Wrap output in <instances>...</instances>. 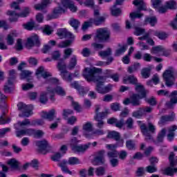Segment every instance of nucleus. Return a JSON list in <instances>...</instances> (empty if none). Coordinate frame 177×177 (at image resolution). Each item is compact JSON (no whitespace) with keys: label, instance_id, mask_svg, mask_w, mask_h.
Segmentation results:
<instances>
[{"label":"nucleus","instance_id":"1","mask_svg":"<svg viewBox=\"0 0 177 177\" xmlns=\"http://www.w3.org/2000/svg\"><path fill=\"white\" fill-rule=\"evenodd\" d=\"M102 73V69L97 68H86L83 73V77L88 81L91 82H97L95 91L98 93H109L113 86L111 84H108L106 86H103L104 82H106V78L102 76H99V74Z\"/></svg>","mask_w":177,"mask_h":177},{"label":"nucleus","instance_id":"2","mask_svg":"<svg viewBox=\"0 0 177 177\" xmlns=\"http://www.w3.org/2000/svg\"><path fill=\"white\" fill-rule=\"evenodd\" d=\"M46 84L50 85L46 88V91L50 93V100L51 102H55V94L59 95V96H66V91L62 86H59L60 82L59 80L55 77H50L46 82Z\"/></svg>","mask_w":177,"mask_h":177},{"label":"nucleus","instance_id":"3","mask_svg":"<svg viewBox=\"0 0 177 177\" xmlns=\"http://www.w3.org/2000/svg\"><path fill=\"white\" fill-rule=\"evenodd\" d=\"M141 132L145 136V140L148 142H153L154 145H159V143H162L164 142V137L167 133V129H162L158 134V136L156 140L153 138L150 133L149 132V129H147V126L145 124H142L140 125Z\"/></svg>","mask_w":177,"mask_h":177},{"label":"nucleus","instance_id":"4","mask_svg":"<svg viewBox=\"0 0 177 177\" xmlns=\"http://www.w3.org/2000/svg\"><path fill=\"white\" fill-rule=\"evenodd\" d=\"M110 30L107 28H100L97 29L95 40L100 42H107L110 39Z\"/></svg>","mask_w":177,"mask_h":177},{"label":"nucleus","instance_id":"5","mask_svg":"<svg viewBox=\"0 0 177 177\" xmlns=\"http://www.w3.org/2000/svg\"><path fill=\"white\" fill-rule=\"evenodd\" d=\"M66 62L64 61H59L57 64V68L61 71V76L65 81L71 82L73 81V74L66 71Z\"/></svg>","mask_w":177,"mask_h":177},{"label":"nucleus","instance_id":"6","mask_svg":"<svg viewBox=\"0 0 177 177\" xmlns=\"http://www.w3.org/2000/svg\"><path fill=\"white\" fill-rule=\"evenodd\" d=\"M175 158V153L174 152H171L170 155L169 156V161L170 162V166L171 167H167L164 171V175H167L168 176H172L174 174H176L177 172V167L176 168H172L175 167L177 164V156L176 160H174Z\"/></svg>","mask_w":177,"mask_h":177},{"label":"nucleus","instance_id":"7","mask_svg":"<svg viewBox=\"0 0 177 177\" xmlns=\"http://www.w3.org/2000/svg\"><path fill=\"white\" fill-rule=\"evenodd\" d=\"M163 78L167 86H172L175 82V69L170 67L163 73Z\"/></svg>","mask_w":177,"mask_h":177},{"label":"nucleus","instance_id":"8","mask_svg":"<svg viewBox=\"0 0 177 177\" xmlns=\"http://www.w3.org/2000/svg\"><path fill=\"white\" fill-rule=\"evenodd\" d=\"M17 107L18 110L21 113L19 114V117L28 118L32 115V105H26L23 102H19L17 104Z\"/></svg>","mask_w":177,"mask_h":177},{"label":"nucleus","instance_id":"9","mask_svg":"<svg viewBox=\"0 0 177 177\" xmlns=\"http://www.w3.org/2000/svg\"><path fill=\"white\" fill-rule=\"evenodd\" d=\"M57 3L58 6L54 8L53 9L52 13L48 15V19L51 20L52 19H57L63 13H66V8L64 7H62V3L60 0H57Z\"/></svg>","mask_w":177,"mask_h":177},{"label":"nucleus","instance_id":"10","mask_svg":"<svg viewBox=\"0 0 177 177\" xmlns=\"http://www.w3.org/2000/svg\"><path fill=\"white\" fill-rule=\"evenodd\" d=\"M30 14V9L26 8L21 13L17 14L16 11H8L7 15L10 16L9 20L11 23L17 21L19 17H27Z\"/></svg>","mask_w":177,"mask_h":177},{"label":"nucleus","instance_id":"11","mask_svg":"<svg viewBox=\"0 0 177 177\" xmlns=\"http://www.w3.org/2000/svg\"><path fill=\"white\" fill-rule=\"evenodd\" d=\"M91 23L94 26H101L106 21V17L100 16V11L99 10H94L93 18H91Z\"/></svg>","mask_w":177,"mask_h":177},{"label":"nucleus","instance_id":"12","mask_svg":"<svg viewBox=\"0 0 177 177\" xmlns=\"http://www.w3.org/2000/svg\"><path fill=\"white\" fill-rule=\"evenodd\" d=\"M39 46L41 45V41H39V37L37 35H33L27 38L26 47L27 49H31L34 46Z\"/></svg>","mask_w":177,"mask_h":177},{"label":"nucleus","instance_id":"13","mask_svg":"<svg viewBox=\"0 0 177 177\" xmlns=\"http://www.w3.org/2000/svg\"><path fill=\"white\" fill-rule=\"evenodd\" d=\"M106 153V151L101 150L98 151L94 154V159L93 160V165H101L106 161L104 160V154Z\"/></svg>","mask_w":177,"mask_h":177},{"label":"nucleus","instance_id":"14","mask_svg":"<svg viewBox=\"0 0 177 177\" xmlns=\"http://www.w3.org/2000/svg\"><path fill=\"white\" fill-rule=\"evenodd\" d=\"M62 6L66 9H69L71 12H75L77 10V6L74 5V1L71 0H59Z\"/></svg>","mask_w":177,"mask_h":177},{"label":"nucleus","instance_id":"15","mask_svg":"<svg viewBox=\"0 0 177 177\" xmlns=\"http://www.w3.org/2000/svg\"><path fill=\"white\" fill-rule=\"evenodd\" d=\"M106 147L109 150L107 153V156L109 158H117V157H118V151L115 150L117 146L110 144L106 145Z\"/></svg>","mask_w":177,"mask_h":177},{"label":"nucleus","instance_id":"16","mask_svg":"<svg viewBox=\"0 0 177 177\" xmlns=\"http://www.w3.org/2000/svg\"><path fill=\"white\" fill-rule=\"evenodd\" d=\"M71 86L78 91L80 96H84V95H86L88 92H89V88L80 86L77 82L72 83Z\"/></svg>","mask_w":177,"mask_h":177},{"label":"nucleus","instance_id":"17","mask_svg":"<svg viewBox=\"0 0 177 177\" xmlns=\"http://www.w3.org/2000/svg\"><path fill=\"white\" fill-rule=\"evenodd\" d=\"M108 138H111V139H115V140L118 142V146H124V139L121 138L120 133L114 131H111L108 134Z\"/></svg>","mask_w":177,"mask_h":177},{"label":"nucleus","instance_id":"18","mask_svg":"<svg viewBox=\"0 0 177 177\" xmlns=\"http://www.w3.org/2000/svg\"><path fill=\"white\" fill-rule=\"evenodd\" d=\"M36 75L37 77H39V75H41L44 80H46V82L47 80H49V78H51L52 73L50 72H48L47 71H45V68H44L43 66L39 67L36 71Z\"/></svg>","mask_w":177,"mask_h":177},{"label":"nucleus","instance_id":"19","mask_svg":"<svg viewBox=\"0 0 177 177\" xmlns=\"http://www.w3.org/2000/svg\"><path fill=\"white\" fill-rule=\"evenodd\" d=\"M130 103H131V104H133V106H140V101L139 100V99H138V95L136 94H133L130 97V99L126 98L123 101V104H125V106H128V104H129Z\"/></svg>","mask_w":177,"mask_h":177},{"label":"nucleus","instance_id":"20","mask_svg":"<svg viewBox=\"0 0 177 177\" xmlns=\"http://www.w3.org/2000/svg\"><path fill=\"white\" fill-rule=\"evenodd\" d=\"M136 91L138 93V94H136L138 100L143 99V97H146V90H145V87L140 83L136 84Z\"/></svg>","mask_w":177,"mask_h":177},{"label":"nucleus","instance_id":"21","mask_svg":"<svg viewBox=\"0 0 177 177\" xmlns=\"http://www.w3.org/2000/svg\"><path fill=\"white\" fill-rule=\"evenodd\" d=\"M17 138L21 136H32L34 135V129H24L16 132Z\"/></svg>","mask_w":177,"mask_h":177},{"label":"nucleus","instance_id":"22","mask_svg":"<svg viewBox=\"0 0 177 177\" xmlns=\"http://www.w3.org/2000/svg\"><path fill=\"white\" fill-rule=\"evenodd\" d=\"M57 35L61 39H63V38H74V35L73 33L67 31L66 29H59L57 30Z\"/></svg>","mask_w":177,"mask_h":177},{"label":"nucleus","instance_id":"23","mask_svg":"<svg viewBox=\"0 0 177 177\" xmlns=\"http://www.w3.org/2000/svg\"><path fill=\"white\" fill-rule=\"evenodd\" d=\"M170 97H171L169 102H166V106L167 109H172L174 107V104H176L177 103V91H173Z\"/></svg>","mask_w":177,"mask_h":177},{"label":"nucleus","instance_id":"24","mask_svg":"<svg viewBox=\"0 0 177 177\" xmlns=\"http://www.w3.org/2000/svg\"><path fill=\"white\" fill-rule=\"evenodd\" d=\"M56 115V110L51 109L49 112H42L41 118L48 121H53L55 115Z\"/></svg>","mask_w":177,"mask_h":177},{"label":"nucleus","instance_id":"25","mask_svg":"<svg viewBox=\"0 0 177 177\" xmlns=\"http://www.w3.org/2000/svg\"><path fill=\"white\" fill-rule=\"evenodd\" d=\"M174 120H175V113H171V115L162 116L159 122V124L161 125H164V124H166V122L174 121Z\"/></svg>","mask_w":177,"mask_h":177},{"label":"nucleus","instance_id":"26","mask_svg":"<svg viewBox=\"0 0 177 177\" xmlns=\"http://www.w3.org/2000/svg\"><path fill=\"white\" fill-rule=\"evenodd\" d=\"M67 164H68V162L66 160H63L59 162L57 165L58 167H61L62 172H65V174H69V175H72L73 172L68 169Z\"/></svg>","mask_w":177,"mask_h":177},{"label":"nucleus","instance_id":"27","mask_svg":"<svg viewBox=\"0 0 177 177\" xmlns=\"http://www.w3.org/2000/svg\"><path fill=\"white\" fill-rule=\"evenodd\" d=\"M91 142H88L84 145H77L75 149L73 150L74 153H85V151L88 150L91 147Z\"/></svg>","mask_w":177,"mask_h":177},{"label":"nucleus","instance_id":"28","mask_svg":"<svg viewBox=\"0 0 177 177\" xmlns=\"http://www.w3.org/2000/svg\"><path fill=\"white\" fill-rule=\"evenodd\" d=\"M37 146L39 147V151L43 154H46V150L48 147V141L41 140L37 142Z\"/></svg>","mask_w":177,"mask_h":177},{"label":"nucleus","instance_id":"29","mask_svg":"<svg viewBox=\"0 0 177 177\" xmlns=\"http://www.w3.org/2000/svg\"><path fill=\"white\" fill-rule=\"evenodd\" d=\"M123 83L136 85L138 84V79L133 75L125 76L123 77Z\"/></svg>","mask_w":177,"mask_h":177},{"label":"nucleus","instance_id":"30","mask_svg":"<svg viewBox=\"0 0 177 177\" xmlns=\"http://www.w3.org/2000/svg\"><path fill=\"white\" fill-rule=\"evenodd\" d=\"M83 130L84 131V135L86 138H91L89 134L86 133V132H92L93 131V124H92V122H87L83 125Z\"/></svg>","mask_w":177,"mask_h":177},{"label":"nucleus","instance_id":"31","mask_svg":"<svg viewBox=\"0 0 177 177\" xmlns=\"http://www.w3.org/2000/svg\"><path fill=\"white\" fill-rule=\"evenodd\" d=\"M133 5H135V6H138V12H140V10H146V3L143 0H134L133 1Z\"/></svg>","mask_w":177,"mask_h":177},{"label":"nucleus","instance_id":"32","mask_svg":"<svg viewBox=\"0 0 177 177\" xmlns=\"http://www.w3.org/2000/svg\"><path fill=\"white\" fill-rule=\"evenodd\" d=\"M19 34L16 30H14L11 32L9 35L7 36V44L8 45H13L15 44V37H17Z\"/></svg>","mask_w":177,"mask_h":177},{"label":"nucleus","instance_id":"33","mask_svg":"<svg viewBox=\"0 0 177 177\" xmlns=\"http://www.w3.org/2000/svg\"><path fill=\"white\" fill-rule=\"evenodd\" d=\"M165 53V48L162 47V46H154L151 50V53H153V55H158V53L164 55Z\"/></svg>","mask_w":177,"mask_h":177},{"label":"nucleus","instance_id":"34","mask_svg":"<svg viewBox=\"0 0 177 177\" xmlns=\"http://www.w3.org/2000/svg\"><path fill=\"white\" fill-rule=\"evenodd\" d=\"M49 3H50V0H42L41 4L35 5V9L36 10H42L45 9V8H46V6H48V5H49Z\"/></svg>","mask_w":177,"mask_h":177},{"label":"nucleus","instance_id":"35","mask_svg":"<svg viewBox=\"0 0 177 177\" xmlns=\"http://www.w3.org/2000/svg\"><path fill=\"white\" fill-rule=\"evenodd\" d=\"M78 62V59H77L76 55H73L69 61V64L68 65V68L69 70H74L75 68V66H77V62Z\"/></svg>","mask_w":177,"mask_h":177},{"label":"nucleus","instance_id":"36","mask_svg":"<svg viewBox=\"0 0 177 177\" xmlns=\"http://www.w3.org/2000/svg\"><path fill=\"white\" fill-rule=\"evenodd\" d=\"M139 68H140V63L139 62L134 63L133 65L128 67L127 73H129V74H132L135 73V71H138Z\"/></svg>","mask_w":177,"mask_h":177},{"label":"nucleus","instance_id":"37","mask_svg":"<svg viewBox=\"0 0 177 177\" xmlns=\"http://www.w3.org/2000/svg\"><path fill=\"white\" fill-rule=\"evenodd\" d=\"M153 68V66H149L147 68H144L141 71V75L144 78H149L150 77L151 71Z\"/></svg>","mask_w":177,"mask_h":177},{"label":"nucleus","instance_id":"38","mask_svg":"<svg viewBox=\"0 0 177 177\" xmlns=\"http://www.w3.org/2000/svg\"><path fill=\"white\" fill-rule=\"evenodd\" d=\"M7 164L10 167L11 169H18L19 162L17 160L12 158L7 162Z\"/></svg>","mask_w":177,"mask_h":177},{"label":"nucleus","instance_id":"39","mask_svg":"<svg viewBox=\"0 0 177 177\" xmlns=\"http://www.w3.org/2000/svg\"><path fill=\"white\" fill-rule=\"evenodd\" d=\"M145 24H150L154 27L157 24V18L156 17H147L145 20Z\"/></svg>","mask_w":177,"mask_h":177},{"label":"nucleus","instance_id":"40","mask_svg":"<svg viewBox=\"0 0 177 177\" xmlns=\"http://www.w3.org/2000/svg\"><path fill=\"white\" fill-rule=\"evenodd\" d=\"M152 32H153V35H155V37H158L159 39H167V38H168V35L164 32L152 30Z\"/></svg>","mask_w":177,"mask_h":177},{"label":"nucleus","instance_id":"41","mask_svg":"<svg viewBox=\"0 0 177 177\" xmlns=\"http://www.w3.org/2000/svg\"><path fill=\"white\" fill-rule=\"evenodd\" d=\"M17 124L19 125V127L23 128V127H31V125H32V122H31V120H30V119H25L23 121H19L17 122Z\"/></svg>","mask_w":177,"mask_h":177},{"label":"nucleus","instance_id":"42","mask_svg":"<svg viewBox=\"0 0 177 177\" xmlns=\"http://www.w3.org/2000/svg\"><path fill=\"white\" fill-rule=\"evenodd\" d=\"M48 94L50 95V93H48V91L41 93L40 97H39L40 103H41L42 104H46V102H48V97H47Z\"/></svg>","mask_w":177,"mask_h":177},{"label":"nucleus","instance_id":"43","mask_svg":"<svg viewBox=\"0 0 177 177\" xmlns=\"http://www.w3.org/2000/svg\"><path fill=\"white\" fill-rule=\"evenodd\" d=\"M68 164H69V165H77L81 164V160L77 157H71L68 160Z\"/></svg>","mask_w":177,"mask_h":177},{"label":"nucleus","instance_id":"44","mask_svg":"<svg viewBox=\"0 0 177 177\" xmlns=\"http://www.w3.org/2000/svg\"><path fill=\"white\" fill-rule=\"evenodd\" d=\"M166 8L167 9H176L177 2L175 0H170L166 2Z\"/></svg>","mask_w":177,"mask_h":177},{"label":"nucleus","instance_id":"45","mask_svg":"<svg viewBox=\"0 0 177 177\" xmlns=\"http://www.w3.org/2000/svg\"><path fill=\"white\" fill-rule=\"evenodd\" d=\"M127 45H123L121 48H118L115 50V56L118 57V56H121V55H124V53H125V51L127 50Z\"/></svg>","mask_w":177,"mask_h":177},{"label":"nucleus","instance_id":"46","mask_svg":"<svg viewBox=\"0 0 177 177\" xmlns=\"http://www.w3.org/2000/svg\"><path fill=\"white\" fill-rule=\"evenodd\" d=\"M126 147L129 150H135L136 149V145L135 144V141L132 140H129L126 142Z\"/></svg>","mask_w":177,"mask_h":177},{"label":"nucleus","instance_id":"47","mask_svg":"<svg viewBox=\"0 0 177 177\" xmlns=\"http://www.w3.org/2000/svg\"><path fill=\"white\" fill-rule=\"evenodd\" d=\"M69 24L71 26V27H73V28H75V30H77L80 25V21L73 18H71L70 19Z\"/></svg>","mask_w":177,"mask_h":177},{"label":"nucleus","instance_id":"48","mask_svg":"<svg viewBox=\"0 0 177 177\" xmlns=\"http://www.w3.org/2000/svg\"><path fill=\"white\" fill-rule=\"evenodd\" d=\"M34 27H35V22L34 21H30L24 24V28H25V30H28L29 31L34 30Z\"/></svg>","mask_w":177,"mask_h":177},{"label":"nucleus","instance_id":"49","mask_svg":"<svg viewBox=\"0 0 177 177\" xmlns=\"http://www.w3.org/2000/svg\"><path fill=\"white\" fill-rule=\"evenodd\" d=\"M32 73L30 71H22L20 74V80H26V78H30Z\"/></svg>","mask_w":177,"mask_h":177},{"label":"nucleus","instance_id":"50","mask_svg":"<svg viewBox=\"0 0 177 177\" xmlns=\"http://www.w3.org/2000/svg\"><path fill=\"white\" fill-rule=\"evenodd\" d=\"M78 143H80V140H78L77 139V138L73 137L71 140V142H70V145L71 147V150H73L75 149V147H77L78 145Z\"/></svg>","mask_w":177,"mask_h":177},{"label":"nucleus","instance_id":"51","mask_svg":"<svg viewBox=\"0 0 177 177\" xmlns=\"http://www.w3.org/2000/svg\"><path fill=\"white\" fill-rule=\"evenodd\" d=\"M147 172L149 174H154V172H157V167L154 165H149L145 167Z\"/></svg>","mask_w":177,"mask_h":177},{"label":"nucleus","instance_id":"52","mask_svg":"<svg viewBox=\"0 0 177 177\" xmlns=\"http://www.w3.org/2000/svg\"><path fill=\"white\" fill-rule=\"evenodd\" d=\"M110 55H111V49L110 48H108L107 50L104 51L99 52V56L102 58L107 57V56H110Z\"/></svg>","mask_w":177,"mask_h":177},{"label":"nucleus","instance_id":"53","mask_svg":"<svg viewBox=\"0 0 177 177\" xmlns=\"http://www.w3.org/2000/svg\"><path fill=\"white\" fill-rule=\"evenodd\" d=\"M115 6V5H113L111 8V12L113 16H120V15H121V10L120 8H116Z\"/></svg>","mask_w":177,"mask_h":177},{"label":"nucleus","instance_id":"54","mask_svg":"<svg viewBox=\"0 0 177 177\" xmlns=\"http://www.w3.org/2000/svg\"><path fill=\"white\" fill-rule=\"evenodd\" d=\"M91 49L88 48H84L81 51V55H82L84 57H89L91 56Z\"/></svg>","mask_w":177,"mask_h":177},{"label":"nucleus","instance_id":"55","mask_svg":"<svg viewBox=\"0 0 177 177\" xmlns=\"http://www.w3.org/2000/svg\"><path fill=\"white\" fill-rule=\"evenodd\" d=\"M125 124L127 126V128H128V129H133V119H132V118H129L126 120Z\"/></svg>","mask_w":177,"mask_h":177},{"label":"nucleus","instance_id":"56","mask_svg":"<svg viewBox=\"0 0 177 177\" xmlns=\"http://www.w3.org/2000/svg\"><path fill=\"white\" fill-rule=\"evenodd\" d=\"M71 99L72 106H73V109L76 111L80 113V111H81V105L78 102L73 100V98L71 97Z\"/></svg>","mask_w":177,"mask_h":177},{"label":"nucleus","instance_id":"57","mask_svg":"<svg viewBox=\"0 0 177 177\" xmlns=\"http://www.w3.org/2000/svg\"><path fill=\"white\" fill-rule=\"evenodd\" d=\"M84 5L88 8H91V9H95V1L93 0H86Z\"/></svg>","mask_w":177,"mask_h":177},{"label":"nucleus","instance_id":"58","mask_svg":"<svg viewBox=\"0 0 177 177\" xmlns=\"http://www.w3.org/2000/svg\"><path fill=\"white\" fill-rule=\"evenodd\" d=\"M107 115V112H99L94 116V120H103Z\"/></svg>","mask_w":177,"mask_h":177},{"label":"nucleus","instance_id":"59","mask_svg":"<svg viewBox=\"0 0 177 177\" xmlns=\"http://www.w3.org/2000/svg\"><path fill=\"white\" fill-rule=\"evenodd\" d=\"M143 14L140 13V12H131L130 13V18L131 20H134V19H140V17H142Z\"/></svg>","mask_w":177,"mask_h":177},{"label":"nucleus","instance_id":"60","mask_svg":"<svg viewBox=\"0 0 177 177\" xmlns=\"http://www.w3.org/2000/svg\"><path fill=\"white\" fill-rule=\"evenodd\" d=\"M64 59H68L73 55V48H66L64 51Z\"/></svg>","mask_w":177,"mask_h":177},{"label":"nucleus","instance_id":"61","mask_svg":"<svg viewBox=\"0 0 177 177\" xmlns=\"http://www.w3.org/2000/svg\"><path fill=\"white\" fill-rule=\"evenodd\" d=\"M145 32V30L144 28H139V27H136L135 28V31H134L135 35H137V36L143 35Z\"/></svg>","mask_w":177,"mask_h":177},{"label":"nucleus","instance_id":"62","mask_svg":"<svg viewBox=\"0 0 177 177\" xmlns=\"http://www.w3.org/2000/svg\"><path fill=\"white\" fill-rule=\"evenodd\" d=\"M44 32H45V34H46L47 35H50V34L53 32V29L50 26L46 25L44 28Z\"/></svg>","mask_w":177,"mask_h":177},{"label":"nucleus","instance_id":"63","mask_svg":"<svg viewBox=\"0 0 177 177\" xmlns=\"http://www.w3.org/2000/svg\"><path fill=\"white\" fill-rule=\"evenodd\" d=\"M44 133L42 131V130L33 129L32 136H35V138H41V136H44Z\"/></svg>","mask_w":177,"mask_h":177},{"label":"nucleus","instance_id":"64","mask_svg":"<svg viewBox=\"0 0 177 177\" xmlns=\"http://www.w3.org/2000/svg\"><path fill=\"white\" fill-rule=\"evenodd\" d=\"M73 113L74 112L70 109H64L62 115L64 120H67V118L71 115V114H73Z\"/></svg>","mask_w":177,"mask_h":177}]
</instances>
